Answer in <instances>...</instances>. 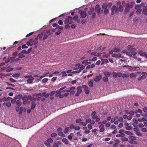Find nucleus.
I'll use <instances>...</instances> for the list:
<instances>
[{
	"mask_svg": "<svg viewBox=\"0 0 147 147\" xmlns=\"http://www.w3.org/2000/svg\"><path fill=\"white\" fill-rule=\"evenodd\" d=\"M72 17L68 16L67 18L65 20L64 23L65 24H71L72 23Z\"/></svg>",
	"mask_w": 147,
	"mask_h": 147,
	"instance_id": "f257e3e1",
	"label": "nucleus"
},
{
	"mask_svg": "<svg viewBox=\"0 0 147 147\" xmlns=\"http://www.w3.org/2000/svg\"><path fill=\"white\" fill-rule=\"evenodd\" d=\"M135 9L137 10L136 13L137 14H139L141 13L142 9L141 8L140 6L139 5H136L135 6Z\"/></svg>",
	"mask_w": 147,
	"mask_h": 147,
	"instance_id": "f03ea898",
	"label": "nucleus"
},
{
	"mask_svg": "<svg viewBox=\"0 0 147 147\" xmlns=\"http://www.w3.org/2000/svg\"><path fill=\"white\" fill-rule=\"evenodd\" d=\"M80 69L79 70H76L71 72V73H73L74 74H76L77 73H79L81 71L84 69L85 68V66H83L82 65H79V67Z\"/></svg>",
	"mask_w": 147,
	"mask_h": 147,
	"instance_id": "7ed1b4c3",
	"label": "nucleus"
},
{
	"mask_svg": "<svg viewBox=\"0 0 147 147\" xmlns=\"http://www.w3.org/2000/svg\"><path fill=\"white\" fill-rule=\"evenodd\" d=\"M135 2H131L130 3H128L126 4V6L127 9L132 8L133 7V5L135 4Z\"/></svg>",
	"mask_w": 147,
	"mask_h": 147,
	"instance_id": "20e7f679",
	"label": "nucleus"
},
{
	"mask_svg": "<svg viewBox=\"0 0 147 147\" xmlns=\"http://www.w3.org/2000/svg\"><path fill=\"white\" fill-rule=\"evenodd\" d=\"M95 9L96 12H97L98 14H99L100 13V6L99 5H97L95 7Z\"/></svg>",
	"mask_w": 147,
	"mask_h": 147,
	"instance_id": "39448f33",
	"label": "nucleus"
},
{
	"mask_svg": "<svg viewBox=\"0 0 147 147\" xmlns=\"http://www.w3.org/2000/svg\"><path fill=\"white\" fill-rule=\"evenodd\" d=\"M80 16L82 18H85L87 16L86 12L85 11H82L80 13Z\"/></svg>",
	"mask_w": 147,
	"mask_h": 147,
	"instance_id": "423d86ee",
	"label": "nucleus"
},
{
	"mask_svg": "<svg viewBox=\"0 0 147 147\" xmlns=\"http://www.w3.org/2000/svg\"><path fill=\"white\" fill-rule=\"evenodd\" d=\"M131 55L135 56L136 55L137 53L136 51V49L135 48H133L131 49L130 51Z\"/></svg>",
	"mask_w": 147,
	"mask_h": 147,
	"instance_id": "0eeeda50",
	"label": "nucleus"
},
{
	"mask_svg": "<svg viewBox=\"0 0 147 147\" xmlns=\"http://www.w3.org/2000/svg\"><path fill=\"white\" fill-rule=\"evenodd\" d=\"M101 78L100 75L96 76L95 78H94V80L95 82H98L100 81Z\"/></svg>",
	"mask_w": 147,
	"mask_h": 147,
	"instance_id": "6e6552de",
	"label": "nucleus"
},
{
	"mask_svg": "<svg viewBox=\"0 0 147 147\" xmlns=\"http://www.w3.org/2000/svg\"><path fill=\"white\" fill-rule=\"evenodd\" d=\"M99 128L100 129V131L101 132H103L105 130L104 128V125L103 124H101L99 126Z\"/></svg>",
	"mask_w": 147,
	"mask_h": 147,
	"instance_id": "1a4fd4ad",
	"label": "nucleus"
},
{
	"mask_svg": "<svg viewBox=\"0 0 147 147\" xmlns=\"http://www.w3.org/2000/svg\"><path fill=\"white\" fill-rule=\"evenodd\" d=\"M77 92L75 94V95L76 96H78L82 92V90L80 88L78 87L77 88Z\"/></svg>",
	"mask_w": 147,
	"mask_h": 147,
	"instance_id": "9d476101",
	"label": "nucleus"
},
{
	"mask_svg": "<svg viewBox=\"0 0 147 147\" xmlns=\"http://www.w3.org/2000/svg\"><path fill=\"white\" fill-rule=\"evenodd\" d=\"M34 78L33 77H31L30 78L28 79L27 80L28 83L29 84H32L33 81L34 80Z\"/></svg>",
	"mask_w": 147,
	"mask_h": 147,
	"instance_id": "9b49d317",
	"label": "nucleus"
},
{
	"mask_svg": "<svg viewBox=\"0 0 147 147\" xmlns=\"http://www.w3.org/2000/svg\"><path fill=\"white\" fill-rule=\"evenodd\" d=\"M103 73L105 76L108 77H110L111 75V73H110L109 71H105V72H104Z\"/></svg>",
	"mask_w": 147,
	"mask_h": 147,
	"instance_id": "f8f14e48",
	"label": "nucleus"
},
{
	"mask_svg": "<svg viewBox=\"0 0 147 147\" xmlns=\"http://www.w3.org/2000/svg\"><path fill=\"white\" fill-rule=\"evenodd\" d=\"M142 12L144 15H147V8L146 7H145L143 8Z\"/></svg>",
	"mask_w": 147,
	"mask_h": 147,
	"instance_id": "ddd939ff",
	"label": "nucleus"
},
{
	"mask_svg": "<svg viewBox=\"0 0 147 147\" xmlns=\"http://www.w3.org/2000/svg\"><path fill=\"white\" fill-rule=\"evenodd\" d=\"M3 105L4 106H6L8 107H9L11 106V103L9 102H4Z\"/></svg>",
	"mask_w": 147,
	"mask_h": 147,
	"instance_id": "4468645a",
	"label": "nucleus"
},
{
	"mask_svg": "<svg viewBox=\"0 0 147 147\" xmlns=\"http://www.w3.org/2000/svg\"><path fill=\"white\" fill-rule=\"evenodd\" d=\"M83 87H84V90L86 94H88L89 93V91L88 87L84 85Z\"/></svg>",
	"mask_w": 147,
	"mask_h": 147,
	"instance_id": "2eb2a0df",
	"label": "nucleus"
},
{
	"mask_svg": "<svg viewBox=\"0 0 147 147\" xmlns=\"http://www.w3.org/2000/svg\"><path fill=\"white\" fill-rule=\"evenodd\" d=\"M75 88L74 87H72L70 88V94H73L75 93Z\"/></svg>",
	"mask_w": 147,
	"mask_h": 147,
	"instance_id": "dca6fc26",
	"label": "nucleus"
},
{
	"mask_svg": "<svg viewBox=\"0 0 147 147\" xmlns=\"http://www.w3.org/2000/svg\"><path fill=\"white\" fill-rule=\"evenodd\" d=\"M92 118L93 119H95L98 117L97 115H96V112L95 111L92 112Z\"/></svg>",
	"mask_w": 147,
	"mask_h": 147,
	"instance_id": "f3484780",
	"label": "nucleus"
},
{
	"mask_svg": "<svg viewBox=\"0 0 147 147\" xmlns=\"http://www.w3.org/2000/svg\"><path fill=\"white\" fill-rule=\"evenodd\" d=\"M116 8V7L115 5H113L111 9V14L114 15L115 13V9Z\"/></svg>",
	"mask_w": 147,
	"mask_h": 147,
	"instance_id": "a211bd4d",
	"label": "nucleus"
},
{
	"mask_svg": "<svg viewBox=\"0 0 147 147\" xmlns=\"http://www.w3.org/2000/svg\"><path fill=\"white\" fill-rule=\"evenodd\" d=\"M102 61L101 65H102L105 63H107L109 62L108 59H101Z\"/></svg>",
	"mask_w": 147,
	"mask_h": 147,
	"instance_id": "6ab92c4d",
	"label": "nucleus"
},
{
	"mask_svg": "<svg viewBox=\"0 0 147 147\" xmlns=\"http://www.w3.org/2000/svg\"><path fill=\"white\" fill-rule=\"evenodd\" d=\"M121 76H122L123 78H127L129 76V75L127 74H124L122 75L121 73H120V77Z\"/></svg>",
	"mask_w": 147,
	"mask_h": 147,
	"instance_id": "aec40b11",
	"label": "nucleus"
},
{
	"mask_svg": "<svg viewBox=\"0 0 147 147\" xmlns=\"http://www.w3.org/2000/svg\"><path fill=\"white\" fill-rule=\"evenodd\" d=\"M113 78H116L117 76L119 77V73H117L115 72H114L113 73Z\"/></svg>",
	"mask_w": 147,
	"mask_h": 147,
	"instance_id": "412c9836",
	"label": "nucleus"
},
{
	"mask_svg": "<svg viewBox=\"0 0 147 147\" xmlns=\"http://www.w3.org/2000/svg\"><path fill=\"white\" fill-rule=\"evenodd\" d=\"M94 7H91L90 10L88 11V13L89 15L92 14V13L94 11Z\"/></svg>",
	"mask_w": 147,
	"mask_h": 147,
	"instance_id": "4be33fe9",
	"label": "nucleus"
},
{
	"mask_svg": "<svg viewBox=\"0 0 147 147\" xmlns=\"http://www.w3.org/2000/svg\"><path fill=\"white\" fill-rule=\"evenodd\" d=\"M62 141L65 144L67 145L69 144V141L65 138H63L62 139Z\"/></svg>",
	"mask_w": 147,
	"mask_h": 147,
	"instance_id": "5701e85b",
	"label": "nucleus"
},
{
	"mask_svg": "<svg viewBox=\"0 0 147 147\" xmlns=\"http://www.w3.org/2000/svg\"><path fill=\"white\" fill-rule=\"evenodd\" d=\"M78 16L76 15L74 17H73V20H74L76 21L78 23H79L80 22V20H78Z\"/></svg>",
	"mask_w": 147,
	"mask_h": 147,
	"instance_id": "b1692460",
	"label": "nucleus"
},
{
	"mask_svg": "<svg viewBox=\"0 0 147 147\" xmlns=\"http://www.w3.org/2000/svg\"><path fill=\"white\" fill-rule=\"evenodd\" d=\"M31 109L32 110H33L34 109V108L36 106V104L34 102L32 101L31 102Z\"/></svg>",
	"mask_w": 147,
	"mask_h": 147,
	"instance_id": "393cba45",
	"label": "nucleus"
},
{
	"mask_svg": "<svg viewBox=\"0 0 147 147\" xmlns=\"http://www.w3.org/2000/svg\"><path fill=\"white\" fill-rule=\"evenodd\" d=\"M93 80H91L90 81L88 82V84L89 86L90 87H92L93 86Z\"/></svg>",
	"mask_w": 147,
	"mask_h": 147,
	"instance_id": "a878e982",
	"label": "nucleus"
},
{
	"mask_svg": "<svg viewBox=\"0 0 147 147\" xmlns=\"http://www.w3.org/2000/svg\"><path fill=\"white\" fill-rule=\"evenodd\" d=\"M146 76L144 74L142 75L141 77H139L138 79V80L139 81H140L141 80L144 79L146 78Z\"/></svg>",
	"mask_w": 147,
	"mask_h": 147,
	"instance_id": "bb28decb",
	"label": "nucleus"
},
{
	"mask_svg": "<svg viewBox=\"0 0 147 147\" xmlns=\"http://www.w3.org/2000/svg\"><path fill=\"white\" fill-rule=\"evenodd\" d=\"M11 99V98L10 97H8L7 98H6L5 97H3L2 99V100L3 101L4 100V101H9Z\"/></svg>",
	"mask_w": 147,
	"mask_h": 147,
	"instance_id": "cd10ccee",
	"label": "nucleus"
},
{
	"mask_svg": "<svg viewBox=\"0 0 147 147\" xmlns=\"http://www.w3.org/2000/svg\"><path fill=\"white\" fill-rule=\"evenodd\" d=\"M27 99L32 101L34 100V97L32 96L31 95H29L27 97Z\"/></svg>",
	"mask_w": 147,
	"mask_h": 147,
	"instance_id": "c85d7f7f",
	"label": "nucleus"
},
{
	"mask_svg": "<svg viewBox=\"0 0 147 147\" xmlns=\"http://www.w3.org/2000/svg\"><path fill=\"white\" fill-rule=\"evenodd\" d=\"M123 131L124 130H120V137H123L125 136V134L124 133H122Z\"/></svg>",
	"mask_w": 147,
	"mask_h": 147,
	"instance_id": "c756f323",
	"label": "nucleus"
},
{
	"mask_svg": "<svg viewBox=\"0 0 147 147\" xmlns=\"http://www.w3.org/2000/svg\"><path fill=\"white\" fill-rule=\"evenodd\" d=\"M16 103L18 107L20 106L22 104V102H21V101H20L19 100H18V99L17 100Z\"/></svg>",
	"mask_w": 147,
	"mask_h": 147,
	"instance_id": "7c9ffc66",
	"label": "nucleus"
},
{
	"mask_svg": "<svg viewBox=\"0 0 147 147\" xmlns=\"http://www.w3.org/2000/svg\"><path fill=\"white\" fill-rule=\"evenodd\" d=\"M124 133L126 134L129 136H132L133 135V134L131 132L129 131H124Z\"/></svg>",
	"mask_w": 147,
	"mask_h": 147,
	"instance_id": "2f4dec72",
	"label": "nucleus"
},
{
	"mask_svg": "<svg viewBox=\"0 0 147 147\" xmlns=\"http://www.w3.org/2000/svg\"><path fill=\"white\" fill-rule=\"evenodd\" d=\"M18 56L19 58H22L24 57L25 56L22 53H19L18 54Z\"/></svg>",
	"mask_w": 147,
	"mask_h": 147,
	"instance_id": "473e14b6",
	"label": "nucleus"
},
{
	"mask_svg": "<svg viewBox=\"0 0 147 147\" xmlns=\"http://www.w3.org/2000/svg\"><path fill=\"white\" fill-rule=\"evenodd\" d=\"M69 127H66L65 128L63 132L65 134H67L69 131Z\"/></svg>",
	"mask_w": 147,
	"mask_h": 147,
	"instance_id": "72a5a7b5",
	"label": "nucleus"
},
{
	"mask_svg": "<svg viewBox=\"0 0 147 147\" xmlns=\"http://www.w3.org/2000/svg\"><path fill=\"white\" fill-rule=\"evenodd\" d=\"M56 28V29H58V30H61L63 28L62 26H60L58 25H57Z\"/></svg>",
	"mask_w": 147,
	"mask_h": 147,
	"instance_id": "f704fd0d",
	"label": "nucleus"
},
{
	"mask_svg": "<svg viewBox=\"0 0 147 147\" xmlns=\"http://www.w3.org/2000/svg\"><path fill=\"white\" fill-rule=\"evenodd\" d=\"M18 98H15L11 100V102L13 104H14L16 102Z\"/></svg>",
	"mask_w": 147,
	"mask_h": 147,
	"instance_id": "c9c22d12",
	"label": "nucleus"
},
{
	"mask_svg": "<svg viewBox=\"0 0 147 147\" xmlns=\"http://www.w3.org/2000/svg\"><path fill=\"white\" fill-rule=\"evenodd\" d=\"M44 144L46 146H47L48 147H50V144L47 141H45L44 142Z\"/></svg>",
	"mask_w": 147,
	"mask_h": 147,
	"instance_id": "e433bc0d",
	"label": "nucleus"
},
{
	"mask_svg": "<svg viewBox=\"0 0 147 147\" xmlns=\"http://www.w3.org/2000/svg\"><path fill=\"white\" fill-rule=\"evenodd\" d=\"M136 75L134 73H131L130 74V77L131 78L136 77Z\"/></svg>",
	"mask_w": 147,
	"mask_h": 147,
	"instance_id": "4c0bfd02",
	"label": "nucleus"
},
{
	"mask_svg": "<svg viewBox=\"0 0 147 147\" xmlns=\"http://www.w3.org/2000/svg\"><path fill=\"white\" fill-rule=\"evenodd\" d=\"M58 135L63 137L65 136V134H64L63 132L62 131H59L58 133Z\"/></svg>",
	"mask_w": 147,
	"mask_h": 147,
	"instance_id": "58836bf2",
	"label": "nucleus"
},
{
	"mask_svg": "<svg viewBox=\"0 0 147 147\" xmlns=\"http://www.w3.org/2000/svg\"><path fill=\"white\" fill-rule=\"evenodd\" d=\"M37 36L38 37L39 40H41L43 36V34L42 33L39 34Z\"/></svg>",
	"mask_w": 147,
	"mask_h": 147,
	"instance_id": "ea45409f",
	"label": "nucleus"
},
{
	"mask_svg": "<svg viewBox=\"0 0 147 147\" xmlns=\"http://www.w3.org/2000/svg\"><path fill=\"white\" fill-rule=\"evenodd\" d=\"M108 7L107 4H104L102 6V8L103 9H107V8Z\"/></svg>",
	"mask_w": 147,
	"mask_h": 147,
	"instance_id": "a19ab883",
	"label": "nucleus"
},
{
	"mask_svg": "<svg viewBox=\"0 0 147 147\" xmlns=\"http://www.w3.org/2000/svg\"><path fill=\"white\" fill-rule=\"evenodd\" d=\"M121 140L122 142L126 141L128 140V139L126 137H123L121 139Z\"/></svg>",
	"mask_w": 147,
	"mask_h": 147,
	"instance_id": "79ce46f5",
	"label": "nucleus"
},
{
	"mask_svg": "<svg viewBox=\"0 0 147 147\" xmlns=\"http://www.w3.org/2000/svg\"><path fill=\"white\" fill-rule=\"evenodd\" d=\"M108 77L105 76L103 77V80L105 82H107L108 81Z\"/></svg>",
	"mask_w": 147,
	"mask_h": 147,
	"instance_id": "37998d69",
	"label": "nucleus"
},
{
	"mask_svg": "<svg viewBox=\"0 0 147 147\" xmlns=\"http://www.w3.org/2000/svg\"><path fill=\"white\" fill-rule=\"evenodd\" d=\"M129 142L130 143L134 144H136V141L133 140H129Z\"/></svg>",
	"mask_w": 147,
	"mask_h": 147,
	"instance_id": "c03bdc74",
	"label": "nucleus"
},
{
	"mask_svg": "<svg viewBox=\"0 0 147 147\" xmlns=\"http://www.w3.org/2000/svg\"><path fill=\"white\" fill-rule=\"evenodd\" d=\"M13 69V68H11L9 67H7V69L6 70V71L7 72H9L11 71Z\"/></svg>",
	"mask_w": 147,
	"mask_h": 147,
	"instance_id": "a18cd8bd",
	"label": "nucleus"
},
{
	"mask_svg": "<svg viewBox=\"0 0 147 147\" xmlns=\"http://www.w3.org/2000/svg\"><path fill=\"white\" fill-rule=\"evenodd\" d=\"M48 79L46 78L43 79L42 80V83H45L48 81Z\"/></svg>",
	"mask_w": 147,
	"mask_h": 147,
	"instance_id": "49530a36",
	"label": "nucleus"
},
{
	"mask_svg": "<svg viewBox=\"0 0 147 147\" xmlns=\"http://www.w3.org/2000/svg\"><path fill=\"white\" fill-rule=\"evenodd\" d=\"M18 53V51H16L14 52H13L12 54V56L13 57H16Z\"/></svg>",
	"mask_w": 147,
	"mask_h": 147,
	"instance_id": "de8ad7c7",
	"label": "nucleus"
},
{
	"mask_svg": "<svg viewBox=\"0 0 147 147\" xmlns=\"http://www.w3.org/2000/svg\"><path fill=\"white\" fill-rule=\"evenodd\" d=\"M129 139L130 140H136V137H135V136H129Z\"/></svg>",
	"mask_w": 147,
	"mask_h": 147,
	"instance_id": "09e8293b",
	"label": "nucleus"
},
{
	"mask_svg": "<svg viewBox=\"0 0 147 147\" xmlns=\"http://www.w3.org/2000/svg\"><path fill=\"white\" fill-rule=\"evenodd\" d=\"M20 74L19 73H17L15 74H13L12 76V77L14 78H16L19 76Z\"/></svg>",
	"mask_w": 147,
	"mask_h": 147,
	"instance_id": "8fccbe9b",
	"label": "nucleus"
},
{
	"mask_svg": "<svg viewBox=\"0 0 147 147\" xmlns=\"http://www.w3.org/2000/svg\"><path fill=\"white\" fill-rule=\"evenodd\" d=\"M136 134L139 136H142V133L140 132H137L136 133Z\"/></svg>",
	"mask_w": 147,
	"mask_h": 147,
	"instance_id": "3c124183",
	"label": "nucleus"
},
{
	"mask_svg": "<svg viewBox=\"0 0 147 147\" xmlns=\"http://www.w3.org/2000/svg\"><path fill=\"white\" fill-rule=\"evenodd\" d=\"M129 9H127L126 6L124 10V12L125 13H127L129 12Z\"/></svg>",
	"mask_w": 147,
	"mask_h": 147,
	"instance_id": "603ef678",
	"label": "nucleus"
},
{
	"mask_svg": "<svg viewBox=\"0 0 147 147\" xmlns=\"http://www.w3.org/2000/svg\"><path fill=\"white\" fill-rule=\"evenodd\" d=\"M109 11L107 9H104V13L105 14H107L109 13Z\"/></svg>",
	"mask_w": 147,
	"mask_h": 147,
	"instance_id": "864d4df0",
	"label": "nucleus"
},
{
	"mask_svg": "<svg viewBox=\"0 0 147 147\" xmlns=\"http://www.w3.org/2000/svg\"><path fill=\"white\" fill-rule=\"evenodd\" d=\"M48 36V35L46 34H44L43 35V40H44L46 39L47 38Z\"/></svg>",
	"mask_w": 147,
	"mask_h": 147,
	"instance_id": "5fc2aeb1",
	"label": "nucleus"
},
{
	"mask_svg": "<svg viewBox=\"0 0 147 147\" xmlns=\"http://www.w3.org/2000/svg\"><path fill=\"white\" fill-rule=\"evenodd\" d=\"M34 32H31L28 34L26 35V37H27L29 36H30L33 33H34Z\"/></svg>",
	"mask_w": 147,
	"mask_h": 147,
	"instance_id": "6e6d98bb",
	"label": "nucleus"
},
{
	"mask_svg": "<svg viewBox=\"0 0 147 147\" xmlns=\"http://www.w3.org/2000/svg\"><path fill=\"white\" fill-rule=\"evenodd\" d=\"M66 72L65 71H63L61 72V74H62V76H67V74L66 73Z\"/></svg>",
	"mask_w": 147,
	"mask_h": 147,
	"instance_id": "4d7b16f0",
	"label": "nucleus"
},
{
	"mask_svg": "<svg viewBox=\"0 0 147 147\" xmlns=\"http://www.w3.org/2000/svg\"><path fill=\"white\" fill-rule=\"evenodd\" d=\"M38 43V41L37 40H35L34 39L33 40V43L32 44H33V45H36Z\"/></svg>",
	"mask_w": 147,
	"mask_h": 147,
	"instance_id": "13d9d810",
	"label": "nucleus"
},
{
	"mask_svg": "<svg viewBox=\"0 0 147 147\" xmlns=\"http://www.w3.org/2000/svg\"><path fill=\"white\" fill-rule=\"evenodd\" d=\"M119 54H117L116 55V54H113L112 55V56L113 57H119Z\"/></svg>",
	"mask_w": 147,
	"mask_h": 147,
	"instance_id": "bf43d9fd",
	"label": "nucleus"
},
{
	"mask_svg": "<svg viewBox=\"0 0 147 147\" xmlns=\"http://www.w3.org/2000/svg\"><path fill=\"white\" fill-rule=\"evenodd\" d=\"M133 69H134V71L135 70H139L140 68L138 67H133Z\"/></svg>",
	"mask_w": 147,
	"mask_h": 147,
	"instance_id": "052dcab7",
	"label": "nucleus"
},
{
	"mask_svg": "<svg viewBox=\"0 0 147 147\" xmlns=\"http://www.w3.org/2000/svg\"><path fill=\"white\" fill-rule=\"evenodd\" d=\"M141 130L143 132H145L147 131V129L145 128H142L141 129Z\"/></svg>",
	"mask_w": 147,
	"mask_h": 147,
	"instance_id": "680f3d73",
	"label": "nucleus"
},
{
	"mask_svg": "<svg viewBox=\"0 0 147 147\" xmlns=\"http://www.w3.org/2000/svg\"><path fill=\"white\" fill-rule=\"evenodd\" d=\"M47 141L49 143H52L53 142V140L51 138L48 139L47 140Z\"/></svg>",
	"mask_w": 147,
	"mask_h": 147,
	"instance_id": "e2e57ef3",
	"label": "nucleus"
},
{
	"mask_svg": "<svg viewBox=\"0 0 147 147\" xmlns=\"http://www.w3.org/2000/svg\"><path fill=\"white\" fill-rule=\"evenodd\" d=\"M9 80L11 82H16V81L13 79L12 78H10L9 79Z\"/></svg>",
	"mask_w": 147,
	"mask_h": 147,
	"instance_id": "0e129e2a",
	"label": "nucleus"
},
{
	"mask_svg": "<svg viewBox=\"0 0 147 147\" xmlns=\"http://www.w3.org/2000/svg\"><path fill=\"white\" fill-rule=\"evenodd\" d=\"M74 129L75 130H79L80 129V127L79 126H76L75 127Z\"/></svg>",
	"mask_w": 147,
	"mask_h": 147,
	"instance_id": "69168bd1",
	"label": "nucleus"
},
{
	"mask_svg": "<svg viewBox=\"0 0 147 147\" xmlns=\"http://www.w3.org/2000/svg\"><path fill=\"white\" fill-rule=\"evenodd\" d=\"M119 8L118 7H117L116 8L115 10V13H117L119 12Z\"/></svg>",
	"mask_w": 147,
	"mask_h": 147,
	"instance_id": "338daca9",
	"label": "nucleus"
},
{
	"mask_svg": "<svg viewBox=\"0 0 147 147\" xmlns=\"http://www.w3.org/2000/svg\"><path fill=\"white\" fill-rule=\"evenodd\" d=\"M26 98H27V96L26 95H25L22 97V99L24 100H26Z\"/></svg>",
	"mask_w": 147,
	"mask_h": 147,
	"instance_id": "774afa93",
	"label": "nucleus"
}]
</instances>
